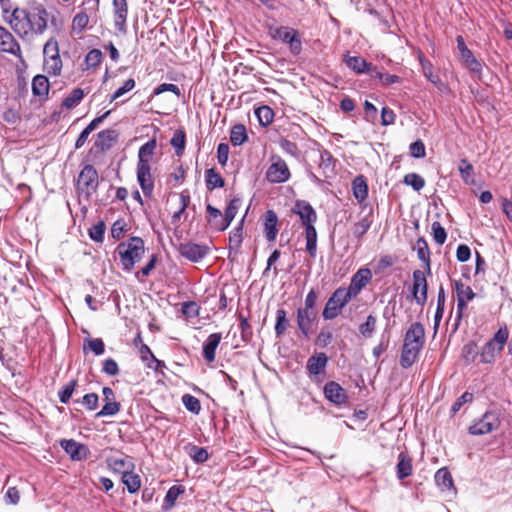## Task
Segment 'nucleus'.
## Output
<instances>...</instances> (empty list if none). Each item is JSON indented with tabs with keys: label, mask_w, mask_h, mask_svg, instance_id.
Here are the masks:
<instances>
[{
	"label": "nucleus",
	"mask_w": 512,
	"mask_h": 512,
	"mask_svg": "<svg viewBox=\"0 0 512 512\" xmlns=\"http://www.w3.org/2000/svg\"><path fill=\"white\" fill-rule=\"evenodd\" d=\"M372 272L367 267L360 268L351 278L349 287L346 291H349L353 297H356L360 291L371 281Z\"/></svg>",
	"instance_id": "17"
},
{
	"label": "nucleus",
	"mask_w": 512,
	"mask_h": 512,
	"mask_svg": "<svg viewBox=\"0 0 512 512\" xmlns=\"http://www.w3.org/2000/svg\"><path fill=\"white\" fill-rule=\"evenodd\" d=\"M422 71L424 76L439 90H442L444 87L443 82L441 81L440 77L437 74L433 73V65L429 61H422Z\"/></svg>",
	"instance_id": "48"
},
{
	"label": "nucleus",
	"mask_w": 512,
	"mask_h": 512,
	"mask_svg": "<svg viewBox=\"0 0 512 512\" xmlns=\"http://www.w3.org/2000/svg\"><path fill=\"white\" fill-rule=\"evenodd\" d=\"M319 169L325 178H329L334 171V159L327 150L320 152Z\"/></svg>",
	"instance_id": "41"
},
{
	"label": "nucleus",
	"mask_w": 512,
	"mask_h": 512,
	"mask_svg": "<svg viewBox=\"0 0 512 512\" xmlns=\"http://www.w3.org/2000/svg\"><path fill=\"white\" fill-rule=\"evenodd\" d=\"M0 51L22 59L21 47L13 34L0 26Z\"/></svg>",
	"instance_id": "16"
},
{
	"label": "nucleus",
	"mask_w": 512,
	"mask_h": 512,
	"mask_svg": "<svg viewBox=\"0 0 512 512\" xmlns=\"http://www.w3.org/2000/svg\"><path fill=\"white\" fill-rule=\"evenodd\" d=\"M205 183L207 190L213 191L217 188H223L225 180L215 168H209L205 171Z\"/></svg>",
	"instance_id": "32"
},
{
	"label": "nucleus",
	"mask_w": 512,
	"mask_h": 512,
	"mask_svg": "<svg viewBox=\"0 0 512 512\" xmlns=\"http://www.w3.org/2000/svg\"><path fill=\"white\" fill-rule=\"evenodd\" d=\"M179 252L182 257L191 262L198 263L208 255L209 247L206 245L188 242L180 244Z\"/></svg>",
	"instance_id": "13"
},
{
	"label": "nucleus",
	"mask_w": 512,
	"mask_h": 512,
	"mask_svg": "<svg viewBox=\"0 0 512 512\" xmlns=\"http://www.w3.org/2000/svg\"><path fill=\"white\" fill-rule=\"evenodd\" d=\"M352 298L354 297L349 291H346V287L337 288L325 304L322 312L323 318L325 320L335 319Z\"/></svg>",
	"instance_id": "7"
},
{
	"label": "nucleus",
	"mask_w": 512,
	"mask_h": 512,
	"mask_svg": "<svg viewBox=\"0 0 512 512\" xmlns=\"http://www.w3.org/2000/svg\"><path fill=\"white\" fill-rule=\"evenodd\" d=\"M116 251L120 257L123 270L130 272L135 263L144 255V241L137 236L130 237L126 242L119 243Z\"/></svg>",
	"instance_id": "4"
},
{
	"label": "nucleus",
	"mask_w": 512,
	"mask_h": 512,
	"mask_svg": "<svg viewBox=\"0 0 512 512\" xmlns=\"http://www.w3.org/2000/svg\"><path fill=\"white\" fill-rule=\"evenodd\" d=\"M461 58L469 71L473 73H480L482 70V63L474 56L471 50L464 51Z\"/></svg>",
	"instance_id": "47"
},
{
	"label": "nucleus",
	"mask_w": 512,
	"mask_h": 512,
	"mask_svg": "<svg viewBox=\"0 0 512 512\" xmlns=\"http://www.w3.org/2000/svg\"><path fill=\"white\" fill-rule=\"evenodd\" d=\"M150 171V164H137V181L146 197H151L154 189Z\"/></svg>",
	"instance_id": "20"
},
{
	"label": "nucleus",
	"mask_w": 512,
	"mask_h": 512,
	"mask_svg": "<svg viewBox=\"0 0 512 512\" xmlns=\"http://www.w3.org/2000/svg\"><path fill=\"white\" fill-rule=\"evenodd\" d=\"M289 325V321L287 319V313L284 309H278L276 311V323H275V334L277 337L282 336L287 327Z\"/></svg>",
	"instance_id": "49"
},
{
	"label": "nucleus",
	"mask_w": 512,
	"mask_h": 512,
	"mask_svg": "<svg viewBox=\"0 0 512 512\" xmlns=\"http://www.w3.org/2000/svg\"><path fill=\"white\" fill-rule=\"evenodd\" d=\"M206 211L209 215L207 221L210 228L216 232L225 231L226 229L218 228L219 224L221 223V220L224 219L222 212L218 208L212 206L211 204L206 205Z\"/></svg>",
	"instance_id": "37"
},
{
	"label": "nucleus",
	"mask_w": 512,
	"mask_h": 512,
	"mask_svg": "<svg viewBox=\"0 0 512 512\" xmlns=\"http://www.w3.org/2000/svg\"><path fill=\"white\" fill-rule=\"evenodd\" d=\"M106 226L103 221H99L97 224L93 225L89 231V237L91 240L95 242L102 243L104 240V234H105Z\"/></svg>",
	"instance_id": "58"
},
{
	"label": "nucleus",
	"mask_w": 512,
	"mask_h": 512,
	"mask_svg": "<svg viewBox=\"0 0 512 512\" xmlns=\"http://www.w3.org/2000/svg\"><path fill=\"white\" fill-rule=\"evenodd\" d=\"M509 338V332L506 326L500 327L496 333L494 334L493 338L489 340V342H492L495 346H497V351L500 352L504 348L505 343L508 341Z\"/></svg>",
	"instance_id": "51"
},
{
	"label": "nucleus",
	"mask_w": 512,
	"mask_h": 512,
	"mask_svg": "<svg viewBox=\"0 0 512 512\" xmlns=\"http://www.w3.org/2000/svg\"><path fill=\"white\" fill-rule=\"evenodd\" d=\"M480 351V362L484 364H491L495 360V356L497 351V346H495L492 342L487 341Z\"/></svg>",
	"instance_id": "46"
},
{
	"label": "nucleus",
	"mask_w": 512,
	"mask_h": 512,
	"mask_svg": "<svg viewBox=\"0 0 512 512\" xmlns=\"http://www.w3.org/2000/svg\"><path fill=\"white\" fill-rule=\"evenodd\" d=\"M328 357L325 353L321 352L309 357L306 369L309 376H318L325 371L328 363Z\"/></svg>",
	"instance_id": "23"
},
{
	"label": "nucleus",
	"mask_w": 512,
	"mask_h": 512,
	"mask_svg": "<svg viewBox=\"0 0 512 512\" xmlns=\"http://www.w3.org/2000/svg\"><path fill=\"white\" fill-rule=\"evenodd\" d=\"M269 36L276 41L287 44L292 55H299L302 51L300 32L289 26L268 25Z\"/></svg>",
	"instance_id": "6"
},
{
	"label": "nucleus",
	"mask_w": 512,
	"mask_h": 512,
	"mask_svg": "<svg viewBox=\"0 0 512 512\" xmlns=\"http://www.w3.org/2000/svg\"><path fill=\"white\" fill-rule=\"evenodd\" d=\"M431 229L434 241L438 245H443L447 239V232L445 228L441 225L440 222L435 221L432 223Z\"/></svg>",
	"instance_id": "59"
},
{
	"label": "nucleus",
	"mask_w": 512,
	"mask_h": 512,
	"mask_svg": "<svg viewBox=\"0 0 512 512\" xmlns=\"http://www.w3.org/2000/svg\"><path fill=\"white\" fill-rule=\"evenodd\" d=\"M371 78L379 79L381 81L382 85H384V86H390V85L399 84L402 82V79L399 76L393 75V74H388V73H382V72L378 71L376 68H375L374 72L371 74Z\"/></svg>",
	"instance_id": "52"
},
{
	"label": "nucleus",
	"mask_w": 512,
	"mask_h": 512,
	"mask_svg": "<svg viewBox=\"0 0 512 512\" xmlns=\"http://www.w3.org/2000/svg\"><path fill=\"white\" fill-rule=\"evenodd\" d=\"M435 482L441 491L454 490L453 478L446 467L437 470L434 476Z\"/></svg>",
	"instance_id": "28"
},
{
	"label": "nucleus",
	"mask_w": 512,
	"mask_h": 512,
	"mask_svg": "<svg viewBox=\"0 0 512 512\" xmlns=\"http://www.w3.org/2000/svg\"><path fill=\"white\" fill-rule=\"evenodd\" d=\"M454 289L457 295L454 330H457L461 323L464 310L467 308V302L472 301L475 298L476 294L473 292L470 286L464 285L460 281H455Z\"/></svg>",
	"instance_id": "10"
},
{
	"label": "nucleus",
	"mask_w": 512,
	"mask_h": 512,
	"mask_svg": "<svg viewBox=\"0 0 512 512\" xmlns=\"http://www.w3.org/2000/svg\"><path fill=\"white\" fill-rule=\"evenodd\" d=\"M396 469L397 478L399 480H403L409 477L413 471L411 458L408 457L405 453L401 452L398 455V463L396 465Z\"/></svg>",
	"instance_id": "31"
},
{
	"label": "nucleus",
	"mask_w": 512,
	"mask_h": 512,
	"mask_svg": "<svg viewBox=\"0 0 512 512\" xmlns=\"http://www.w3.org/2000/svg\"><path fill=\"white\" fill-rule=\"evenodd\" d=\"M371 227V221L368 217L362 218L360 221L354 224L353 226V234L356 238H361L363 235L367 233V231Z\"/></svg>",
	"instance_id": "62"
},
{
	"label": "nucleus",
	"mask_w": 512,
	"mask_h": 512,
	"mask_svg": "<svg viewBox=\"0 0 512 512\" xmlns=\"http://www.w3.org/2000/svg\"><path fill=\"white\" fill-rule=\"evenodd\" d=\"M184 492V487L182 485H173L171 486L166 495L164 497V502L162 505V511L168 512L175 505V502L180 494Z\"/></svg>",
	"instance_id": "34"
},
{
	"label": "nucleus",
	"mask_w": 512,
	"mask_h": 512,
	"mask_svg": "<svg viewBox=\"0 0 512 512\" xmlns=\"http://www.w3.org/2000/svg\"><path fill=\"white\" fill-rule=\"evenodd\" d=\"M48 17L46 8L42 4H35L29 7L15 8L8 23L22 40H32L46 31Z\"/></svg>",
	"instance_id": "1"
},
{
	"label": "nucleus",
	"mask_w": 512,
	"mask_h": 512,
	"mask_svg": "<svg viewBox=\"0 0 512 512\" xmlns=\"http://www.w3.org/2000/svg\"><path fill=\"white\" fill-rule=\"evenodd\" d=\"M499 414L495 411H487L482 417L473 422L469 426L468 432L470 435L480 436L485 435L493 430H496L500 426Z\"/></svg>",
	"instance_id": "9"
},
{
	"label": "nucleus",
	"mask_w": 512,
	"mask_h": 512,
	"mask_svg": "<svg viewBox=\"0 0 512 512\" xmlns=\"http://www.w3.org/2000/svg\"><path fill=\"white\" fill-rule=\"evenodd\" d=\"M266 177L272 183L286 182L290 178V172L286 162L279 156H273Z\"/></svg>",
	"instance_id": "11"
},
{
	"label": "nucleus",
	"mask_w": 512,
	"mask_h": 512,
	"mask_svg": "<svg viewBox=\"0 0 512 512\" xmlns=\"http://www.w3.org/2000/svg\"><path fill=\"white\" fill-rule=\"evenodd\" d=\"M77 385L76 380H71L58 391V397L61 403L67 404L72 397V394Z\"/></svg>",
	"instance_id": "56"
},
{
	"label": "nucleus",
	"mask_w": 512,
	"mask_h": 512,
	"mask_svg": "<svg viewBox=\"0 0 512 512\" xmlns=\"http://www.w3.org/2000/svg\"><path fill=\"white\" fill-rule=\"evenodd\" d=\"M410 156L415 159L424 158L426 155L425 145L422 140L418 139L412 142L409 146Z\"/></svg>",
	"instance_id": "63"
},
{
	"label": "nucleus",
	"mask_w": 512,
	"mask_h": 512,
	"mask_svg": "<svg viewBox=\"0 0 512 512\" xmlns=\"http://www.w3.org/2000/svg\"><path fill=\"white\" fill-rule=\"evenodd\" d=\"M292 212L299 216L305 228L306 251L312 258H315L317 253V231L314 226L317 220L316 211L309 202L297 200Z\"/></svg>",
	"instance_id": "3"
},
{
	"label": "nucleus",
	"mask_w": 512,
	"mask_h": 512,
	"mask_svg": "<svg viewBox=\"0 0 512 512\" xmlns=\"http://www.w3.org/2000/svg\"><path fill=\"white\" fill-rule=\"evenodd\" d=\"M323 393L325 398L337 405H343L348 401V396L341 385L335 381H329L324 385Z\"/></svg>",
	"instance_id": "18"
},
{
	"label": "nucleus",
	"mask_w": 512,
	"mask_h": 512,
	"mask_svg": "<svg viewBox=\"0 0 512 512\" xmlns=\"http://www.w3.org/2000/svg\"><path fill=\"white\" fill-rule=\"evenodd\" d=\"M122 483L126 486L130 494L136 493L141 487V479L138 474L133 471L124 473L121 478Z\"/></svg>",
	"instance_id": "42"
},
{
	"label": "nucleus",
	"mask_w": 512,
	"mask_h": 512,
	"mask_svg": "<svg viewBox=\"0 0 512 512\" xmlns=\"http://www.w3.org/2000/svg\"><path fill=\"white\" fill-rule=\"evenodd\" d=\"M353 195L358 201H364L368 196V185L364 176H357L352 182Z\"/></svg>",
	"instance_id": "36"
},
{
	"label": "nucleus",
	"mask_w": 512,
	"mask_h": 512,
	"mask_svg": "<svg viewBox=\"0 0 512 512\" xmlns=\"http://www.w3.org/2000/svg\"><path fill=\"white\" fill-rule=\"evenodd\" d=\"M403 182L411 186L415 191H420L425 186V180L417 173H408L404 176Z\"/></svg>",
	"instance_id": "55"
},
{
	"label": "nucleus",
	"mask_w": 512,
	"mask_h": 512,
	"mask_svg": "<svg viewBox=\"0 0 512 512\" xmlns=\"http://www.w3.org/2000/svg\"><path fill=\"white\" fill-rule=\"evenodd\" d=\"M480 356L476 342L469 341L462 347L461 357L466 365L472 364Z\"/></svg>",
	"instance_id": "38"
},
{
	"label": "nucleus",
	"mask_w": 512,
	"mask_h": 512,
	"mask_svg": "<svg viewBox=\"0 0 512 512\" xmlns=\"http://www.w3.org/2000/svg\"><path fill=\"white\" fill-rule=\"evenodd\" d=\"M60 446L73 461L85 460L90 454V450L85 444L79 443L74 439H63L60 441Z\"/></svg>",
	"instance_id": "14"
},
{
	"label": "nucleus",
	"mask_w": 512,
	"mask_h": 512,
	"mask_svg": "<svg viewBox=\"0 0 512 512\" xmlns=\"http://www.w3.org/2000/svg\"><path fill=\"white\" fill-rule=\"evenodd\" d=\"M222 339L221 333H212L203 344L202 355L207 362L215 360L216 349Z\"/></svg>",
	"instance_id": "25"
},
{
	"label": "nucleus",
	"mask_w": 512,
	"mask_h": 512,
	"mask_svg": "<svg viewBox=\"0 0 512 512\" xmlns=\"http://www.w3.org/2000/svg\"><path fill=\"white\" fill-rule=\"evenodd\" d=\"M164 92H172L177 99L182 96L180 88L177 85L171 83H162L157 86L153 91V96L160 95Z\"/></svg>",
	"instance_id": "60"
},
{
	"label": "nucleus",
	"mask_w": 512,
	"mask_h": 512,
	"mask_svg": "<svg viewBox=\"0 0 512 512\" xmlns=\"http://www.w3.org/2000/svg\"><path fill=\"white\" fill-rule=\"evenodd\" d=\"M98 188V172L91 164L85 165L79 173L77 192L80 197L89 199Z\"/></svg>",
	"instance_id": "8"
},
{
	"label": "nucleus",
	"mask_w": 512,
	"mask_h": 512,
	"mask_svg": "<svg viewBox=\"0 0 512 512\" xmlns=\"http://www.w3.org/2000/svg\"><path fill=\"white\" fill-rule=\"evenodd\" d=\"M109 466L117 473L124 474L133 471L135 468L131 458H111L109 459Z\"/></svg>",
	"instance_id": "35"
},
{
	"label": "nucleus",
	"mask_w": 512,
	"mask_h": 512,
	"mask_svg": "<svg viewBox=\"0 0 512 512\" xmlns=\"http://www.w3.org/2000/svg\"><path fill=\"white\" fill-rule=\"evenodd\" d=\"M412 285V296L419 306H424L427 301L428 284L425 274L421 270H414Z\"/></svg>",
	"instance_id": "12"
},
{
	"label": "nucleus",
	"mask_w": 512,
	"mask_h": 512,
	"mask_svg": "<svg viewBox=\"0 0 512 512\" xmlns=\"http://www.w3.org/2000/svg\"><path fill=\"white\" fill-rule=\"evenodd\" d=\"M85 96V92L81 88L73 89L62 101V106L71 109L77 106Z\"/></svg>",
	"instance_id": "45"
},
{
	"label": "nucleus",
	"mask_w": 512,
	"mask_h": 512,
	"mask_svg": "<svg viewBox=\"0 0 512 512\" xmlns=\"http://www.w3.org/2000/svg\"><path fill=\"white\" fill-rule=\"evenodd\" d=\"M85 344L96 355L100 356L105 352V344L101 338H87Z\"/></svg>",
	"instance_id": "61"
},
{
	"label": "nucleus",
	"mask_w": 512,
	"mask_h": 512,
	"mask_svg": "<svg viewBox=\"0 0 512 512\" xmlns=\"http://www.w3.org/2000/svg\"><path fill=\"white\" fill-rule=\"evenodd\" d=\"M245 216L239 221V223L229 233V255H236L239 252L243 241V227H244Z\"/></svg>",
	"instance_id": "22"
},
{
	"label": "nucleus",
	"mask_w": 512,
	"mask_h": 512,
	"mask_svg": "<svg viewBox=\"0 0 512 512\" xmlns=\"http://www.w3.org/2000/svg\"><path fill=\"white\" fill-rule=\"evenodd\" d=\"M182 403L184 407L193 414H199L201 411V403L198 398L191 394H184L182 396Z\"/></svg>",
	"instance_id": "54"
},
{
	"label": "nucleus",
	"mask_w": 512,
	"mask_h": 512,
	"mask_svg": "<svg viewBox=\"0 0 512 512\" xmlns=\"http://www.w3.org/2000/svg\"><path fill=\"white\" fill-rule=\"evenodd\" d=\"M345 63L357 74L369 73L371 75L376 68L372 65V63L367 62L365 59L359 56H349L345 59Z\"/></svg>",
	"instance_id": "26"
},
{
	"label": "nucleus",
	"mask_w": 512,
	"mask_h": 512,
	"mask_svg": "<svg viewBox=\"0 0 512 512\" xmlns=\"http://www.w3.org/2000/svg\"><path fill=\"white\" fill-rule=\"evenodd\" d=\"M264 234L267 241H275L278 234V217L275 211L267 210L264 216Z\"/></svg>",
	"instance_id": "24"
},
{
	"label": "nucleus",
	"mask_w": 512,
	"mask_h": 512,
	"mask_svg": "<svg viewBox=\"0 0 512 512\" xmlns=\"http://www.w3.org/2000/svg\"><path fill=\"white\" fill-rule=\"evenodd\" d=\"M89 22L90 18L85 10L77 12L72 19V31L81 34L88 27Z\"/></svg>",
	"instance_id": "40"
},
{
	"label": "nucleus",
	"mask_w": 512,
	"mask_h": 512,
	"mask_svg": "<svg viewBox=\"0 0 512 512\" xmlns=\"http://www.w3.org/2000/svg\"><path fill=\"white\" fill-rule=\"evenodd\" d=\"M63 69L59 42L56 38H49L43 46V71L50 76L58 77Z\"/></svg>",
	"instance_id": "5"
},
{
	"label": "nucleus",
	"mask_w": 512,
	"mask_h": 512,
	"mask_svg": "<svg viewBox=\"0 0 512 512\" xmlns=\"http://www.w3.org/2000/svg\"><path fill=\"white\" fill-rule=\"evenodd\" d=\"M317 319V310L297 309V326L301 334L308 338L311 333V325Z\"/></svg>",
	"instance_id": "19"
},
{
	"label": "nucleus",
	"mask_w": 512,
	"mask_h": 512,
	"mask_svg": "<svg viewBox=\"0 0 512 512\" xmlns=\"http://www.w3.org/2000/svg\"><path fill=\"white\" fill-rule=\"evenodd\" d=\"M31 89L34 97L38 98L40 101L47 100L50 91V81L48 77L44 74H37L34 76L31 83Z\"/></svg>",
	"instance_id": "21"
},
{
	"label": "nucleus",
	"mask_w": 512,
	"mask_h": 512,
	"mask_svg": "<svg viewBox=\"0 0 512 512\" xmlns=\"http://www.w3.org/2000/svg\"><path fill=\"white\" fill-rule=\"evenodd\" d=\"M415 249L417 251L418 259L425 264L427 272L430 274V249L426 239L423 237H419L416 241Z\"/></svg>",
	"instance_id": "33"
},
{
	"label": "nucleus",
	"mask_w": 512,
	"mask_h": 512,
	"mask_svg": "<svg viewBox=\"0 0 512 512\" xmlns=\"http://www.w3.org/2000/svg\"><path fill=\"white\" fill-rule=\"evenodd\" d=\"M116 130H100L97 134L95 146L101 151L110 149L117 139Z\"/></svg>",
	"instance_id": "29"
},
{
	"label": "nucleus",
	"mask_w": 512,
	"mask_h": 512,
	"mask_svg": "<svg viewBox=\"0 0 512 512\" xmlns=\"http://www.w3.org/2000/svg\"><path fill=\"white\" fill-rule=\"evenodd\" d=\"M156 148V140L151 139L143 144L138 151V163L137 164H149L150 158Z\"/></svg>",
	"instance_id": "43"
},
{
	"label": "nucleus",
	"mask_w": 512,
	"mask_h": 512,
	"mask_svg": "<svg viewBox=\"0 0 512 512\" xmlns=\"http://www.w3.org/2000/svg\"><path fill=\"white\" fill-rule=\"evenodd\" d=\"M120 409H121V404L119 402H117L116 400L108 401V402H105V404L103 405L101 410L96 413L95 417L101 418V417H107V416H114L120 411Z\"/></svg>",
	"instance_id": "50"
},
{
	"label": "nucleus",
	"mask_w": 512,
	"mask_h": 512,
	"mask_svg": "<svg viewBox=\"0 0 512 512\" xmlns=\"http://www.w3.org/2000/svg\"><path fill=\"white\" fill-rule=\"evenodd\" d=\"M254 114L262 127H267L268 125H270L275 116L273 109L267 105L257 107L254 110Z\"/></svg>",
	"instance_id": "39"
},
{
	"label": "nucleus",
	"mask_w": 512,
	"mask_h": 512,
	"mask_svg": "<svg viewBox=\"0 0 512 512\" xmlns=\"http://www.w3.org/2000/svg\"><path fill=\"white\" fill-rule=\"evenodd\" d=\"M171 145L175 148L176 154L182 155L185 148V133L184 130H175L173 137L170 140Z\"/></svg>",
	"instance_id": "57"
},
{
	"label": "nucleus",
	"mask_w": 512,
	"mask_h": 512,
	"mask_svg": "<svg viewBox=\"0 0 512 512\" xmlns=\"http://www.w3.org/2000/svg\"><path fill=\"white\" fill-rule=\"evenodd\" d=\"M114 27L118 32H126L128 18L127 0H112Z\"/></svg>",
	"instance_id": "15"
},
{
	"label": "nucleus",
	"mask_w": 512,
	"mask_h": 512,
	"mask_svg": "<svg viewBox=\"0 0 512 512\" xmlns=\"http://www.w3.org/2000/svg\"><path fill=\"white\" fill-rule=\"evenodd\" d=\"M240 206L241 200L239 198H233L230 200L223 214L224 219L221 220V223L218 226L219 229H227L230 226L231 222L237 215Z\"/></svg>",
	"instance_id": "27"
},
{
	"label": "nucleus",
	"mask_w": 512,
	"mask_h": 512,
	"mask_svg": "<svg viewBox=\"0 0 512 512\" xmlns=\"http://www.w3.org/2000/svg\"><path fill=\"white\" fill-rule=\"evenodd\" d=\"M425 344V329L420 322L412 323L404 336V343L400 355V365L404 369L410 368L418 359Z\"/></svg>",
	"instance_id": "2"
},
{
	"label": "nucleus",
	"mask_w": 512,
	"mask_h": 512,
	"mask_svg": "<svg viewBox=\"0 0 512 512\" xmlns=\"http://www.w3.org/2000/svg\"><path fill=\"white\" fill-rule=\"evenodd\" d=\"M458 171L460 173L461 179L466 184H472L474 182V168L466 158H462L460 160Z\"/></svg>",
	"instance_id": "44"
},
{
	"label": "nucleus",
	"mask_w": 512,
	"mask_h": 512,
	"mask_svg": "<svg viewBox=\"0 0 512 512\" xmlns=\"http://www.w3.org/2000/svg\"><path fill=\"white\" fill-rule=\"evenodd\" d=\"M377 319L374 315L367 316L366 321L359 326L360 334L365 338L372 337L376 328Z\"/></svg>",
	"instance_id": "53"
},
{
	"label": "nucleus",
	"mask_w": 512,
	"mask_h": 512,
	"mask_svg": "<svg viewBox=\"0 0 512 512\" xmlns=\"http://www.w3.org/2000/svg\"><path fill=\"white\" fill-rule=\"evenodd\" d=\"M102 59V52L99 49H92L87 53L85 63L89 68L96 67L102 62Z\"/></svg>",
	"instance_id": "64"
},
{
	"label": "nucleus",
	"mask_w": 512,
	"mask_h": 512,
	"mask_svg": "<svg viewBox=\"0 0 512 512\" xmlns=\"http://www.w3.org/2000/svg\"><path fill=\"white\" fill-rule=\"evenodd\" d=\"M184 450L196 464H202L209 458V453L206 448L199 447L192 443H187L184 446Z\"/></svg>",
	"instance_id": "30"
}]
</instances>
